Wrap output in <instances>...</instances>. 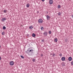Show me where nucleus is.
I'll use <instances>...</instances> for the list:
<instances>
[{"label": "nucleus", "instance_id": "f257e3e1", "mask_svg": "<svg viewBox=\"0 0 73 73\" xmlns=\"http://www.w3.org/2000/svg\"><path fill=\"white\" fill-rule=\"evenodd\" d=\"M26 52L27 53L29 56H34V55L35 54V50L32 49L30 50L29 49H28L27 51H26Z\"/></svg>", "mask_w": 73, "mask_h": 73}, {"label": "nucleus", "instance_id": "f03ea898", "mask_svg": "<svg viewBox=\"0 0 73 73\" xmlns=\"http://www.w3.org/2000/svg\"><path fill=\"white\" fill-rule=\"evenodd\" d=\"M43 35H44V36L46 37L48 35V32L46 31H44L43 33Z\"/></svg>", "mask_w": 73, "mask_h": 73}, {"label": "nucleus", "instance_id": "7ed1b4c3", "mask_svg": "<svg viewBox=\"0 0 73 73\" xmlns=\"http://www.w3.org/2000/svg\"><path fill=\"white\" fill-rule=\"evenodd\" d=\"M43 22V20L41 19H40L38 20V22L39 23H42Z\"/></svg>", "mask_w": 73, "mask_h": 73}, {"label": "nucleus", "instance_id": "20e7f679", "mask_svg": "<svg viewBox=\"0 0 73 73\" xmlns=\"http://www.w3.org/2000/svg\"><path fill=\"white\" fill-rule=\"evenodd\" d=\"M13 64H14V62H13V61H11L10 62V65H13Z\"/></svg>", "mask_w": 73, "mask_h": 73}, {"label": "nucleus", "instance_id": "39448f33", "mask_svg": "<svg viewBox=\"0 0 73 73\" xmlns=\"http://www.w3.org/2000/svg\"><path fill=\"white\" fill-rule=\"evenodd\" d=\"M5 20H7V18H3L1 19V21H5Z\"/></svg>", "mask_w": 73, "mask_h": 73}, {"label": "nucleus", "instance_id": "423d86ee", "mask_svg": "<svg viewBox=\"0 0 73 73\" xmlns=\"http://www.w3.org/2000/svg\"><path fill=\"white\" fill-rule=\"evenodd\" d=\"M68 60L69 61H71L72 60V58L71 57H70L68 58Z\"/></svg>", "mask_w": 73, "mask_h": 73}, {"label": "nucleus", "instance_id": "0eeeda50", "mask_svg": "<svg viewBox=\"0 0 73 73\" xmlns=\"http://www.w3.org/2000/svg\"><path fill=\"white\" fill-rule=\"evenodd\" d=\"M61 60L62 61H65V57H62L61 58Z\"/></svg>", "mask_w": 73, "mask_h": 73}, {"label": "nucleus", "instance_id": "6e6552de", "mask_svg": "<svg viewBox=\"0 0 73 73\" xmlns=\"http://www.w3.org/2000/svg\"><path fill=\"white\" fill-rule=\"evenodd\" d=\"M49 3L50 4H53V0H50Z\"/></svg>", "mask_w": 73, "mask_h": 73}, {"label": "nucleus", "instance_id": "1a4fd4ad", "mask_svg": "<svg viewBox=\"0 0 73 73\" xmlns=\"http://www.w3.org/2000/svg\"><path fill=\"white\" fill-rule=\"evenodd\" d=\"M46 18H47V20H49V19H50V17L48 15H47L46 16Z\"/></svg>", "mask_w": 73, "mask_h": 73}, {"label": "nucleus", "instance_id": "9d476101", "mask_svg": "<svg viewBox=\"0 0 73 73\" xmlns=\"http://www.w3.org/2000/svg\"><path fill=\"white\" fill-rule=\"evenodd\" d=\"M32 36L33 37H36V35L34 33L32 34Z\"/></svg>", "mask_w": 73, "mask_h": 73}, {"label": "nucleus", "instance_id": "9b49d317", "mask_svg": "<svg viewBox=\"0 0 73 73\" xmlns=\"http://www.w3.org/2000/svg\"><path fill=\"white\" fill-rule=\"evenodd\" d=\"M33 28V27L32 26H31L29 27V29H32Z\"/></svg>", "mask_w": 73, "mask_h": 73}, {"label": "nucleus", "instance_id": "f8f14e48", "mask_svg": "<svg viewBox=\"0 0 73 73\" xmlns=\"http://www.w3.org/2000/svg\"><path fill=\"white\" fill-rule=\"evenodd\" d=\"M27 8H28V7H29V4H27L26 5Z\"/></svg>", "mask_w": 73, "mask_h": 73}, {"label": "nucleus", "instance_id": "ddd939ff", "mask_svg": "<svg viewBox=\"0 0 73 73\" xmlns=\"http://www.w3.org/2000/svg\"><path fill=\"white\" fill-rule=\"evenodd\" d=\"M65 42H68V39L67 38H66L65 39Z\"/></svg>", "mask_w": 73, "mask_h": 73}, {"label": "nucleus", "instance_id": "4468645a", "mask_svg": "<svg viewBox=\"0 0 73 73\" xmlns=\"http://www.w3.org/2000/svg\"><path fill=\"white\" fill-rule=\"evenodd\" d=\"M61 8V6L60 5H58V8L60 9Z\"/></svg>", "mask_w": 73, "mask_h": 73}, {"label": "nucleus", "instance_id": "2eb2a0df", "mask_svg": "<svg viewBox=\"0 0 73 73\" xmlns=\"http://www.w3.org/2000/svg\"><path fill=\"white\" fill-rule=\"evenodd\" d=\"M3 29L4 30H5V29H6V27H5V26H3Z\"/></svg>", "mask_w": 73, "mask_h": 73}, {"label": "nucleus", "instance_id": "dca6fc26", "mask_svg": "<svg viewBox=\"0 0 73 73\" xmlns=\"http://www.w3.org/2000/svg\"><path fill=\"white\" fill-rule=\"evenodd\" d=\"M54 41L55 42H57V38H55L54 39Z\"/></svg>", "mask_w": 73, "mask_h": 73}, {"label": "nucleus", "instance_id": "f3484780", "mask_svg": "<svg viewBox=\"0 0 73 73\" xmlns=\"http://www.w3.org/2000/svg\"><path fill=\"white\" fill-rule=\"evenodd\" d=\"M36 61V59H34V58H33V60H32V61L33 62H35Z\"/></svg>", "mask_w": 73, "mask_h": 73}, {"label": "nucleus", "instance_id": "a211bd4d", "mask_svg": "<svg viewBox=\"0 0 73 73\" xmlns=\"http://www.w3.org/2000/svg\"><path fill=\"white\" fill-rule=\"evenodd\" d=\"M53 57H54L56 56V54L54 53H53L52 54Z\"/></svg>", "mask_w": 73, "mask_h": 73}, {"label": "nucleus", "instance_id": "6ab92c4d", "mask_svg": "<svg viewBox=\"0 0 73 73\" xmlns=\"http://www.w3.org/2000/svg\"><path fill=\"white\" fill-rule=\"evenodd\" d=\"M21 58H23V59L24 58V56L23 55L21 56Z\"/></svg>", "mask_w": 73, "mask_h": 73}, {"label": "nucleus", "instance_id": "aec40b11", "mask_svg": "<svg viewBox=\"0 0 73 73\" xmlns=\"http://www.w3.org/2000/svg\"><path fill=\"white\" fill-rule=\"evenodd\" d=\"M58 16H60L61 15V13L59 12V13H58Z\"/></svg>", "mask_w": 73, "mask_h": 73}, {"label": "nucleus", "instance_id": "412c9836", "mask_svg": "<svg viewBox=\"0 0 73 73\" xmlns=\"http://www.w3.org/2000/svg\"><path fill=\"white\" fill-rule=\"evenodd\" d=\"M40 29L41 30V31H42V30H43V29H44V27H42L40 28Z\"/></svg>", "mask_w": 73, "mask_h": 73}, {"label": "nucleus", "instance_id": "4be33fe9", "mask_svg": "<svg viewBox=\"0 0 73 73\" xmlns=\"http://www.w3.org/2000/svg\"><path fill=\"white\" fill-rule=\"evenodd\" d=\"M26 36H27V37H29V35L27 34Z\"/></svg>", "mask_w": 73, "mask_h": 73}, {"label": "nucleus", "instance_id": "5701e85b", "mask_svg": "<svg viewBox=\"0 0 73 73\" xmlns=\"http://www.w3.org/2000/svg\"><path fill=\"white\" fill-rule=\"evenodd\" d=\"M2 35H5V33H4V32H3L2 33Z\"/></svg>", "mask_w": 73, "mask_h": 73}, {"label": "nucleus", "instance_id": "b1692460", "mask_svg": "<svg viewBox=\"0 0 73 73\" xmlns=\"http://www.w3.org/2000/svg\"><path fill=\"white\" fill-rule=\"evenodd\" d=\"M51 31H48V33L50 34H51Z\"/></svg>", "mask_w": 73, "mask_h": 73}, {"label": "nucleus", "instance_id": "393cba45", "mask_svg": "<svg viewBox=\"0 0 73 73\" xmlns=\"http://www.w3.org/2000/svg\"><path fill=\"white\" fill-rule=\"evenodd\" d=\"M62 65L63 66H65V63H63L62 64Z\"/></svg>", "mask_w": 73, "mask_h": 73}, {"label": "nucleus", "instance_id": "a878e982", "mask_svg": "<svg viewBox=\"0 0 73 73\" xmlns=\"http://www.w3.org/2000/svg\"><path fill=\"white\" fill-rule=\"evenodd\" d=\"M3 12H4V13H6V12H7V11L4 10V11H3Z\"/></svg>", "mask_w": 73, "mask_h": 73}, {"label": "nucleus", "instance_id": "bb28decb", "mask_svg": "<svg viewBox=\"0 0 73 73\" xmlns=\"http://www.w3.org/2000/svg\"><path fill=\"white\" fill-rule=\"evenodd\" d=\"M71 64L72 65H73V61L71 62Z\"/></svg>", "mask_w": 73, "mask_h": 73}, {"label": "nucleus", "instance_id": "cd10ccee", "mask_svg": "<svg viewBox=\"0 0 73 73\" xmlns=\"http://www.w3.org/2000/svg\"><path fill=\"white\" fill-rule=\"evenodd\" d=\"M59 56H60L61 57V56H62V54H59Z\"/></svg>", "mask_w": 73, "mask_h": 73}, {"label": "nucleus", "instance_id": "c85d7f7f", "mask_svg": "<svg viewBox=\"0 0 73 73\" xmlns=\"http://www.w3.org/2000/svg\"><path fill=\"white\" fill-rule=\"evenodd\" d=\"M41 56H42V57L43 56V54H41Z\"/></svg>", "mask_w": 73, "mask_h": 73}, {"label": "nucleus", "instance_id": "c756f323", "mask_svg": "<svg viewBox=\"0 0 73 73\" xmlns=\"http://www.w3.org/2000/svg\"><path fill=\"white\" fill-rule=\"evenodd\" d=\"M42 1H45V0H42Z\"/></svg>", "mask_w": 73, "mask_h": 73}, {"label": "nucleus", "instance_id": "7c9ffc66", "mask_svg": "<svg viewBox=\"0 0 73 73\" xmlns=\"http://www.w3.org/2000/svg\"><path fill=\"white\" fill-rule=\"evenodd\" d=\"M1 57H0V60H1Z\"/></svg>", "mask_w": 73, "mask_h": 73}, {"label": "nucleus", "instance_id": "2f4dec72", "mask_svg": "<svg viewBox=\"0 0 73 73\" xmlns=\"http://www.w3.org/2000/svg\"><path fill=\"white\" fill-rule=\"evenodd\" d=\"M38 54V53H36V55H37Z\"/></svg>", "mask_w": 73, "mask_h": 73}, {"label": "nucleus", "instance_id": "473e14b6", "mask_svg": "<svg viewBox=\"0 0 73 73\" xmlns=\"http://www.w3.org/2000/svg\"><path fill=\"white\" fill-rule=\"evenodd\" d=\"M37 13H39L38 11H37Z\"/></svg>", "mask_w": 73, "mask_h": 73}, {"label": "nucleus", "instance_id": "72a5a7b5", "mask_svg": "<svg viewBox=\"0 0 73 73\" xmlns=\"http://www.w3.org/2000/svg\"><path fill=\"white\" fill-rule=\"evenodd\" d=\"M72 17H73V15H72Z\"/></svg>", "mask_w": 73, "mask_h": 73}, {"label": "nucleus", "instance_id": "f704fd0d", "mask_svg": "<svg viewBox=\"0 0 73 73\" xmlns=\"http://www.w3.org/2000/svg\"><path fill=\"white\" fill-rule=\"evenodd\" d=\"M1 48V46L0 45V48Z\"/></svg>", "mask_w": 73, "mask_h": 73}, {"label": "nucleus", "instance_id": "c9c22d12", "mask_svg": "<svg viewBox=\"0 0 73 73\" xmlns=\"http://www.w3.org/2000/svg\"><path fill=\"white\" fill-rule=\"evenodd\" d=\"M50 55H52V54H50Z\"/></svg>", "mask_w": 73, "mask_h": 73}]
</instances>
